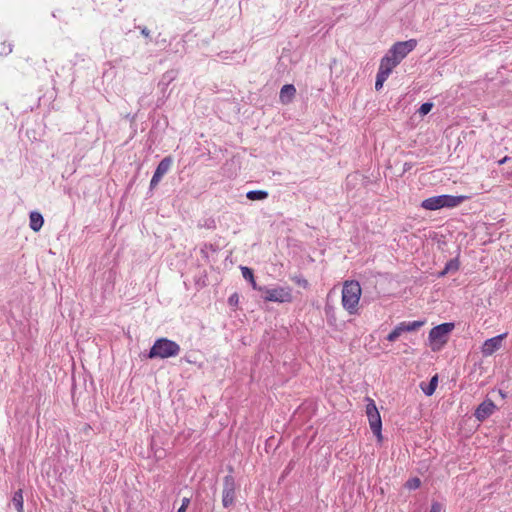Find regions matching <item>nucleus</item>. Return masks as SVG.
Wrapping results in <instances>:
<instances>
[{
    "label": "nucleus",
    "mask_w": 512,
    "mask_h": 512,
    "mask_svg": "<svg viewBox=\"0 0 512 512\" xmlns=\"http://www.w3.org/2000/svg\"><path fill=\"white\" fill-rule=\"evenodd\" d=\"M238 302V295L237 294H233L229 297V303L231 305L233 304H236Z\"/></svg>",
    "instance_id": "27"
},
{
    "label": "nucleus",
    "mask_w": 512,
    "mask_h": 512,
    "mask_svg": "<svg viewBox=\"0 0 512 512\" xmlns=\"http://www.w3.org/2000/svg\"><path fill=\"white\" fill-rule=\"evenodd\" d=\"M417 46L416 39H409L407 41L396 42L389 49L388 53L399 63Z\"/></svg>",
    "instance_id": "6"
},
{
    "label": "nucleus",
    "mask_w": 512,
    "mask_h": 512,
    "mask_svg": "<svg viewBox=\"0 0 512 512\" xmlns=\"http://www.w3.org/2000/svg\"><path fill=\"white\" fill-rule=\"evenodd\" d=\"M189 504H190V498L184 497L182 499V504L179 507L178 512H186V509L189 506Z\"/></svg>",
    "instance_id": "25"
},
{
    "label": "nucleus",
    "mask_w": 512,
    "mask_h": 512,
    "mask_svg": "<svg viewBox=\"0 0 512 512\" xmlns=\"http://www.w3.org/2000/svg\"><path fill=\"white\" fill-rule=\"evenodd\" d=\"M433 108V103L431 102H426V103H423L420 108L418 109V113L421 115V116H425L427 115Z\"/></svg>",
    "instance_id": "23"
},
{
    "label": "nucleus",
    "mask_w": 512,
    "mask_h": 512,
    "mask_svg": "<svg viewBox=\"0 0 512 512\" xmlns=\"http://www.w3.org/2000/svg\"><path fill=\"white\" fill-rule=\"evenodd\" d=\"M509 160H510V158L508 156H505L504 158H502L501 160L498 161V164L503 165L506 162H508Z\"/></svg>",
    "instance_id": "29"
},
{
    "label": "nucleus",
    "mask_w": 512,
    "mask_h": 512,
    "mask_svg": "<svg viewBox=\"0 0 512 512\" xmlns=\"http://www.w3.org/2000/svg\"><path fill=\"white\" fill-rule=\"evenodd\" d=\"M467 196L438 195L425 199L421 203V207L426 210H438L441 208H454L467 200Z\"/></svg>",
    "instance_id": "3"
},
{
    "label": "nucleus",
    "mask_w": 512,
    "mask_h": 512,
    "mask_svg": "<svg viewBox=\"0 0 512 512\" xmlns=\"http://www.w3.org/2000/svg\"><path fill=\"white\" fill-rule=\"evenodd\" d=\"M404 332L401 323H399L386 337L387 341L395 342Z\"/></svg>",
    "instance_id": "20"
},
{
    "label": "nucleus",
    "mask_w": 512,
    "mask_h": 512,
    "mask_svg": "<svg viewBox=\"0 0 512 512\" xmlns=\"http://www.w3.org/2000/svg\"><path fill=\"white\" fill-rule=\"evenodd\" d=\"M181 348L179 344L168 338L157 339L151 347L147 357L150 359H166L179 355Z\"/></svg>",
    "instance_id": "2"
},
{
    "label": "nucleus",
    "mask_w": 512,
    "mask_h": 512,
    "mask_svg": "<svg viewBox=\"0 0 512 512\" xmlns=\"http://www.w3.org/2000/svg\"><path fill=\"white\" fill-rule=\"evenodd\" d=\"M361 286L358 281H345L342 289V305L349 314L353 315L358 310L361 297Z\"/></svg>",
    "instance_id": "1"
},
{
    "label": "nucleus",
    "mask_w": 512,
    "mask_h": 512,
    "mask_svg": "<svg viewBox=\"0 0 512 512\" xmlns=\"http://www.w3.org/2000/svg\"><path fill=\"white\" fill-rule=\"evenodd\" d=\"M495 409V403L490 399H486L477 407L475 411V417L479 421H483L487 419L489 416H491L494 413Z\"/></svg>",
    "instance_id": "11"
},
{
    "label": "nucleus",
    "mask_w": 512,
    "mask_h": 512,
    "mask_svg": "<svg viewBox=\"0 0 512 512\" xmlns=\"http://www.w3.org/2000/svg\"><path fill=\"white\" fill-rule=\"evenodd\" d=\"M265 300L272 302H289L292 299L290 290L285 288L268 289L264 296Z\"/></svg>",
    "instance_id": "9"
},
{
    "label": "nucleus",
    "mask_w": 512,
    "mask_h": 512,
    "mask_svg": "<svg viewBox=\"0 0 512 512\" xmlns=\"http://www.w3.org/2000/svg\"><path fill=\"white\" fill-rule=\"evenodd\" d=\"M399 64L390 53H386L385 56L381 59L380 66L378 72L383 73L389 76L392 70Z\"/></svg>",
    "instance_id": "12"
},
{
    "label": "nucleus",
    "mask_w": 512,
    "mask_h": 512,
    "mask_svg": "<svg viewBox=\"0 0 512 512\" xmlns=\"http://www.w3.org/2000/svg\"><path fill=\"white\" fill-rule=\"evenodd\" d=\"M505 337L506 334L504 333L487 339L482 346V354L484 356H491L494 352L501 348L502 341Z\"/></svg>",
    "instance_id": "10"
},
{
    "label": "nucleus",
    "mask_w": 512,
    "mask_h": 512,
    "mask_svg": "<svg viewBox=\"0 0 512 512\" xmlns=\"http://www.w3.org/2000/svg\"><path fill=\"white\" fill-rule=\"evenodd\" d=\"M29 220V226L35 232H38L44 224L43 216L39 212H31Z\"/></svg>",
    "instance_id": "14"
},
{
    "label": "nucleus",
    "mask_w": 512,
    "mask_h": 512,
    "mask_svg": "<svg viewBox=\"0 0 512 512\" xmlns=\"http://www.w3.org/2000/svg\"><path fill=\"white\" fill-rule=\"evenodd\" d=\"M171 165H172V159L169 156L163 158L159 162V164L156 167V170L152 176V179L150 181V189H154L159 184L162 177L170 170Z\"/></svg>",
    "instance_id": "8"
},
{
    "label": "nucleus",
    "mask_w": 512,
    "mask_h": 512,
    "mask_svg": "<svg viewBox=\"0 0 512 512\" xmlns=\"http://www.w3.org/2000/svg\"><path fill=\"white\" fill-rule=\"evenodd\" d=\"M443 506L439 502H433L429 512H442Z\"/></svg>",
    "instance_id": "26"
},
{
    "label": "nucleus",
    "mask_w": 512,
    "mask_h": 512,
    "mask_svg": "<svg viewBox=\"0 0 512 512\" xmlns=\"http://www.w3.org/2000/svg\"><path fill=\"white\" fill-rule=\"evenodd\" d=\"M242 276L244 279L249 280L252 283L253 288H256L253 272L248 267H241Z\"/></svg>",
    "instance_id": "21"
},
{
    "label": "nucleus",
    "mask_w": 512,
    "mask_h": 512,
    "mask_svg": "<svg viewBox=\"0 0 512 512\" xmlns=\"http://www.w3.org/2000/svg\"><path fill=\"white\" fill-rule=\"evenodd\" d=\"M389 76L383 74V73H380L378 72L377 75H376V82H375V89L377 91H379L382 87H383V84L384 82L387 80Z\"/></svg>",
    "instance_id": "22"
},
{
    "label": "nucleus",
    "mask_w": 512,
    "mask_h": 512,
    "mask_svg": "<svg viewBox=\"0 0 512 512\" xmlns=\"http://www.w3.org/2000/svg\"><path fill=\"white\" fill-rule=\"evenodd\" d=\"M368 403L366 405V414L369 420V425L373 434L378 438V440L382 439L381 429H382V421L379 414V411L376 407L375 402L372 399H367Z\"/></svg>",
    "instance_id": "5"
},
{
    "label": "nucleus",
    "mask_w": 512,
    "mask_h": 512,
    "mask_svg": "<svg viewBox=\"0 0 512 512\" xmlns=\"http://www.w3.org/2000/svg\"><path fill=\"white\" fill-rule=\"evenodd\" d=\"M11 504L17 510V512H24V509H23V493H22L21 489L17 490L14 493V495L12 497Z\"/></svg>",
    "instance_id": "16"
},
{
    "label": "nucleus",
    "mask_w": 512,
    "mask_h": 512,
    "mask_svg": "<svg viewBox=\"0 0 512 512\" xmlns=\"http://www.w3.org/2000/svg\"><path fill=\"white\" fill-rule=\"evenodd\" d=\"M425 324V321H403L401 322V326L404 332H413L420 329Z\"/></svg>",
    "instance_id": "17"
},
{
    "label": "nucleus",
    "mask_w": 512,
    "mask_h": 512,
    "mask_svg": "<svg viewBox=\"0 0 512 512\" xmlns=\"http://www.w3.org/2000/svg\"><path fill=\"white\" fill-rule=\"evenodd\" d=\"M296 94V89L292 84L284 85L280 90V101L283 104H288L292 101Z\"/></svg>",
    "instance_id": "13"
},
{
    "label": "nucleus",
    "mask_w": 512,
    "mask_h": 512,
    "mask_svg": "<svg viewBox=\"0 0 512 512\" xmlns=\"http://www.w3.org/2000/svg\"><path fill=\"white\" fill-rule=\"evenodd\" d=\"M246 197L251 201L264 200L268 198V192L264 190L248 191Z\"/></svg>",
    "instance_id": "18"
},
{
    "label": "nucleus",
    "mask_w": 512,
    "mask_h": 512,
    "mask_svg": "<svg viewBox=\"0 0 512 512\" xmlns=\"http://www.w3.org/2000/svg\"><path fill=\"white\" fill-rule=\"evenodd\" d=\"M10 52H12V48L11 47H9V50H8L7 53H10Z\"/></svg>",
    "instance_id": "30"
},
{
    "label": "nucleus",
    "mask_w": 512,
    "mask_h": 512,
    "mask_svg": "<svg viewBox=\"0 0 512 512\" xmlns=\"http://www.w3.org/2000/svg\"><path fill=\"white\" fill-rule=\"evenodd\" d=\"M236 483L231 475H227L223 480L222 504L225 508H229L234 504Z\"/></svg>",
    "instance_id": "7"
},
{
    "label": "nucleus",
    "mask_w": 512,
    "mask_h": 512,
    "mask_svg": "<svg viewBox=\"0 0 512 512\" xmlns=\"http://www.w3.org/2000/svg\"><path fill=\"white\" fill-rule=\"evenodd\" d=\"M459 269V261L458 259H451L449 260L446 265H445V268L443 269V271L440 272V276H444L450 272H456L457 270Z\"/></svg>",
    "instance_id": "19"
},
{
    "label": "nucleus",
    "mask_w": 512,
    "mask_h": 512,
    "mask_svg": "<svg viewBox=\"0 0 512 512\" xmlns=\"http://www.w3.org/2000/svg\"><path fill=\"white\" fill-rule=\"evenodd\" d=\"M421 485V481L419 478L415 477V478H412V479H409L407 482H406V487L410 490H413V489H417L419 488Z\"/></svg>",
    "instance_id": "24"
},
{
    "label": "nucleus",
    "mask_w": 512,
    "mask_h": 512,
    "mask_svg": "<svg viewBox=\"0 0 512 512\" xmlns=\"http://www.w3.org/2000/svg\"><path fill=\"white\" fill-rule=\"evenodd\" d=\"M438 385V375H434L430 382L427 385H424V383H421V389L423 393L427 396L433 395Z\"/></svg>",
    "instance_id": "15"
},
{
    "label": "nucleus",
    "mask_w": 512,
    "mask_h": 512,
    "mask_svg": "<svg viewBox=\"0 0 512 512\" xmlns=\"http://www.w3.org/2000/svg\"><path fill=\"white\" fill-rule=\"evenodd\" d=\"M141 34L145 37H149L150 31L147 29V27H139Z\"/></svg>",
    "instance_id": "28"
},
{
    "label": "nucleus",
    "mask_w": 512,
    "mask_h": 512,
    "mask_svg": "<svg viewBox=\"0 0 512 512\" xmlns=\"http://www.w3.org/2000/svg\"><path fill=\"white\" fill-rule=\"evenodd\" d=\"M454 327V323H442L430 330L428 338L431 349L434 352L441 350L447 343L449 334L453 331Z\"/></svg>",
    "instance_id": "4"
}]
</instances>
